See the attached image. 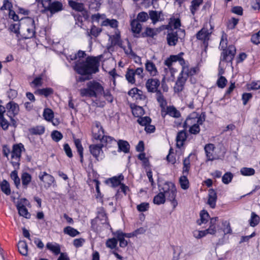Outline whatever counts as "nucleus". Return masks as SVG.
I'll list each match as a JSON object with an SVG mask.
<instances>
[{
  "label": "nucleus",
  "instance_id": "f257e3e1",
  "mask_svg": "<svg viewBox=\"0 0 260 260\" xmlns=\"http://www.w3.org/2000/svg\"><path fill=\"white\" fill-rule=\"evenodd\" d=\"M99 60L95 57L88 56L84 61H78L74 69L76 72L82 75H91L99 71Z\"/></svg>",
  "mask_w": 260,
  "mask_h": 260
},
{
  "label": "nucleus",
  "instance_id": "f03ea898",
  "mask_svg": "<svg viewBox=\"0 0 260 260\" xmlns=\"http://www.w3.org/2000/svg\"><path fill=\"white\" fill-rule=\"evenodd\" d=\"M104 91V87L98 82L92 80L87 83L86 87L80 90L81 96L96 98Z\"/></svg>",
  "mask_w": 260,
  "mask_h": 260
},
{
  "label": "nucleus",
  "instance_id": "7ed1b4c3",
  "mask_svg": "<svg viewBox=\"0 0 260 260\" xmlns=\"http://www.w3.org/2000/svg\"><path fill=\"white\" fill-rule=\"evenodd\" d=\"M159 191H161L167 199L171 202L174 208L178 204L176 200L177 189L174 183L172 182H166L161 185H159Z\"/></svg>",
  "mask_w": 260,
  "mask_h": 260
},
{
  "label": "nucleus",
  "instance_id": "20e7f679",
  "mask_svg": "<svg viewBox=\"0 0 260 260\" xmlns=\"http://www.w3.org/2000/svg\"><path fill=\"white\" fill-rule=\"evenodd\" d=\"M145 232V230L143 228H140L134 232L128 234H124L122 233L117 232L116 234H115L114 237L109 239L106 244H108L109 241L111 242L110 244H117L118 242H119V244H128V243H131V242L129 241V240L125 239V238L129 239L133 236H137L139 234L144 233Z\"/></svg>",
  "mask_w": 260,
  "mask_h": 260
},
{
  "label": "nucleus",
  "instance_id": "39448f33",
  "mask_svg": "<svg viewBox=\"0 0 260 260\" xmlns=\"http://www.w3.org/2000/svg\"><path fill=\"white\" fill-rule=\"evenodd\" d=\"M21 31L25 39L32 38L35 34L34 20L30 17H26L21 20Z\"/></svg>",
  "mask_w": 260,
  "mask_h": 260
},
{
  "label": "nucleus",
  "instance_id": "423d86ee",
  "mask_svg": "<svg viewBox=\"0 0 260 260\" xmlns=\"http://www.w3.org/2000/svg\"><path fill=\"white\" fill-rule=\"evenodd\" d=\"M93 137L94 139L100 140L101 143H112L116 141L110 136H105L103 128L100 126V123H96L95 127L93 129Z\"/></svg>",
  "mask_w": 260,
  "mask_h": 260
},
{
  "label": "nucleus",
  "instance_id": "0eeeda50",
  "mask_svg": "<svg viewBox=\"0 0 260 260\" xmlns=\"http://www.w3.org/2000/svg\"><path fill=\"white\" fill-rule=\"evenodd\" d=\"M91 223L92 227L94 229H97L96 224H98V226L103 224L106 228H108L107 217L103 208L99 209L96 217L91 220Z\"/></svg>",
  "mask_w": 260,
  "mask_h": 260
},
{
  "label": "nucleus",
  "instance_id": "6e6552de",
  "mask_svg": "<svg viewBox=\"0 0 260 260\" xmlns=\"http://www.w3.org/2000/svg\"><path fill=\"white\" fill-rule=\"evenodd\" d=\"M107 144L101 143L100 144H91L89 146V149L90 153L98 161L101 160L104 158V153L102 148Z\"/></svg>",
  "mask_w": 260,
  "mask_h": 260
},
{
  "label": "nucleus",
  "instance_id": "1a4fd4ad",
  "mask_svg": "<svg viewBox=\"0 0 260 260\" xmlns=\"http://www.w3.org/2000/svg\"><path fill=\"white\" fill-rule=\"evenodd\" d=\"M181 54L176 55H171L165 61V64L167 66V68H165V70L166 73L171 72L172 76L173 74L176 72V70L172 67L174 63L178 61L180 63V60L182 59Z\"/></svg>",
  "mask_w": 260,
  "mask_h": 260
},
{
  "label": "nucleus",
  "instance_id": "9d476101",
  "mask_svg": "<svg viewBox=\"0 0 260 260\" xmlns=\"http://www.w3.org/2000/svg\"><path fill=\"white\" fill-rule=\"evenodd\" d=\"M180 64L182 67V71L180 73V75L186 76V78H188L189 76H193L197 73L196 68H190L189 64L187 62L182 58L180 60Z\"/></svg>",
  "mask_w": 260,
  "mask_h": 260
},
{
  "label": "nucleus",
  "instance_id": "9b49d317",
  "mask_svg": "<svg viewBox=\"0 0 260 260\" xmlns=\"http://www.w3.org/2000/svg\"><path fill=\"white\" fill-rule=\"evenodd\" d=\"M212 31H209L207 27L204 26L196 34L197 39L201 41L204 44L205 47L208 46V41L209 40Z\"/></svg>",
  "mask_w": 260,
  "mask_h": 260
},
{
  "label": "nucleus",
  "instance_id": "f8f14e48",
  "mask_svg": "<svg viewBox=\"0 0 260 260\" xmlns=\"http://www.w3.org/2000/svg\"><path fill=\"white\" fill-rule=\"evenodd\" d=\"M236 53V48L234 46H230L227 49L223 51L221 57V61H231Z\"/></svg>",
  "mask_w": 260,
  "mask_h": 260
},
{
  "label": "nucleus",
  "instance_id": "ddd939ff",
  "mask_svg": "<svg viewBox=\"0 0 260 260\" xmlns=\"http://www.w3.org/2000/svg\"><path fill=\"white\" fill-rule=\"evenodd\" d=\"M7 114L12 120V117L17 115L19 111V107L17 104L14 102H10L6 105Z\"/></svg>",
  "mask_w": 260,
  "mask_h": 260
},
{
  "label": "nucleus",
  "instance_id": "4468645a",
  "mask_svg": "<svg viewBox=\"0 0 260 260\" xmlns=\"http://www.w3.org/2000/svg\"><path fill=\"white\" fill-rule=\"evenodd\" d=\"M160 85L159 80L157 79H149L146 82L145 86L149 92H156L158 91V87Z\"/></svg>",
  "mask_w": 260,
  "mask_h": 260
},
{
  "label": "nucleus",
  "instance_id": "2eb2a0df",
  "mask_svg": "<svg viewBox=\"0 0 260 260\" xmlns=\"http://www.w3.org/2000/svg\"><path fill=\"white\" fill-rule=\"evenodd\" d=\"M39 177L44 183V186L46 188L49 187L55 182L54 177L45 172L40 173Z\"/></svg>",
  "mask_w": 260,
  "mask_h": 260
},
{
  "label": "nucleus",
  "instance_id": "dca6fc26",
  "mask_svg": "<svg viewBox=\"0 0 260 260\" xmlns=\"http://www.w3.org/2000/svg\"><path fill=\"white\" fill-rule=\"evenodd\" d=\"M202 124V119L198 116H192L191 115L188 117L185 121L183 127L185 128L192 126L197 123Z\"/></svg>",
  "mask_w": 260,
  "mask_h": 260
},
{
  "label": "nucleus",
  "instance_id": "f3484780",
  "mask_svg": "<svg viewBox=\"0 0 260 260\" xmlns=\"http://www.w3.org/2000/svg\"><path fill=\"white\" fill-rule=\"evenodd\" d=\"M214 149V145L212 144H208L205 145L204 149L208 160H213L216 158Z\"/></svg>",
  "mask_w": 260,
  "mask_h": 260
},
{
  "label": "nucleus",
  "instance_id": "a211bd4d",
  "mask_svg": "<svg viewBox=\"0 0 260 260\" xmlns=\"http://www.w3.org/2000/svg\"><path fill=\"white\" fill-rule=\"evenodd\" d=\"M187 79V78H186V76H183L180 75H179L174 86V90L175 92H179L183 90Z\"/></svg>",
  "mask_w": 260,
  "mask_h": 260
},
{
  "label": "nucleus",
  "instance_id": "6ab92c4d",
  "mask_svg": "<svg viewBox=\"0 0 260 260\" xmlns=\"http://www.w3.org/2000/svg\"><path fill=\"white\" fill-rule=\"evenodd\" d=\"M69 6L74 10L82 13L83 15L86 13L83 4L77 1L70 0L69 1Z\"/></svg>",
  "mask_w": 260,
  "mask_h": 260
},
{
  "label": "nucleus",
  "instance_id": "aec40b11",
  "mask_svg": "<svg viewBox=\"0 0 260 260\" xmlns=\"http://www.w3.org/2000/svg\"><path fill=\"white\" fill-rule=\"evenodd\" d=\"M23 148L21 144L14 145L11 152V157L16 160H19L21 156L22 148Z\"/></svg>",
  "mask_w": 260,
  "mask_h": 260
},
{
  "label": "nucleus",
  "instance_id": "412c9836",
  "mask_svg": "<svg viewBox=\"0 0 260 260\" xmlns=\"http://www.w3.org/2000/svg\"><path fill=\"white\" fill-rule=\"evenodd\" d=\"M216 200H217L216 192L213 189H209V192H208V201H207V204L212 208H214L216 206Z\"/></svg>",
  "mask_w": 260,
  "mask_h": 260
},
{
  "label": "nucleus",
  "instance_id": "4be33fe9",
  "mask_svg": "<svg viewBox=\"0 0 260 260\" xmlns=\"http://www.w3.org/2000/svg\"><path fill=\"white\" fill-rule=\"evenodd\" d=\"M63 9V6L61 2L59 1H55L49 5L47 7V9H48L51 13H55L60 11Z\"/></svg>",
  "mask_w": 260,
  "mask_h": 260
},
{
  "label": "nucleus",
  "instance_id": "5701e85b",
  "mask_svg": "<svg viewBox=\"0 0 260 260\" xmlns=\"http://www.w3.org/2000/svg\"><path fill=\"white\" fill-rule=\"evenodd\" d=\"M145 65L146 70L149 72L151 76H154L157 75L158 72L155 65L153 62L147 60Z\"/></svg>",
  "mask_w": 260,
  "mask_h": 260
},
{
  "label": "nucleus",
  "instance_id": "b1692460",
  "mask_svg": "<svg viewBox=\"0 0 260 260\" xmlns=\"http://www.w3.org/2000/svg\"><path fill=\"white\" fill-rule=\"evenodd\" d=\"M168 44L170 46H175L176 45L178 40V37L177 32H170L168 33L167 36Z\"/></svg>",
  "mask_w": 260,
  "mask_h": 260
},
{
  "label": "nucleus",
  "instance_id": "393cba45",
  "mask_svg": "<svg viewBox=\"0 0 260 260\" xmlns=\"http://www.w3.org/2000/svg\"><path fill=\"white\" fill-rule=\"evenodd\" d=\"M217 219V217H213L211 218L210 222V226L209 228L204 231L205 232V235H206L208 234L213 235L216 233V224Z\"/></svg>",
  "mask_w": 260,
  "mask_h": 260
},
{
  "label": "nucleus",
  "instance_id": "a878e982",
  "mask_svg": "<svg viewBox=\"0 0 260 260\" xmlns=\"http://www.w3.org/2000/svg\"><path fill=\"white\" fill-rule=\"evenodd\" d=\"M186 139V134L184 131L179 132L176 137V145L178 147L180 148L183 145V142Z\"/></svg>",
  "mask_w": 260,
  "mask_h": 260
},
{
  "label": "nucleus",
  "instance_id": "bb28decb",
  "mask_svg": "<svg viewBox=\"0 0 260 260\" xmlns=\"http://www.w3.org/2000/svg\"><path fill=\"white\" fill-rule=\"evenodd\" d=\"M16 207L20 216L27 219L30 218V214L28 212L25 206H23L21 204L20 205V204H17Z\"/></svg>",
  "mask_w": 260,
  "mask_h": 260
},
{
  "label": "nucleus",
  "instance_id": "cd10ccee",
  "mask_svg": "<svg viewBox=\"0 0 260 260\" xmlns=\"http://www.w3.org/2000/svg\"><path fill=\"white\" fill-rule=\"evenodd\" d=\"M28 131L31 135H41L44 133L45 127L42 125H37L30 128Z\"/></svg>",
  "mask_w": 260,
  "mask_h": 260
},
{
  "label": "nucleus",
  "instance_id": "c85d7f7f",
  "mask_svg": "<svg viewBox=\"0 0 260 260\" xmlns=\"http://www.w3.org/2000/svg\"><path fill=\"white\" fill-rule=\"evenodd\" d=\"M166 197L161 191L156 195L153 198V203L156 205H161L165 203Z\"/></svg>",
  "mask_w": 260,
  "mask_h": 260
},
{
  "label": "nucleus",
  "instance_id": "c756f323",
  "mask_svg": "<svg viewBox=\"0 0 260 260\" xmlns=\"http://www.w3.org/2000/svg\"><path fill=\"white\" fill-rule=\"evenodd\" d=\"M186 174H183L179 178V184L182 189L186 190L189 188V183Z\"/></svg>",
  "mask_w": 260,
  "mask_h": 260
},
{
  "label": "nucleus",
  "instance_id": "7c9ffc66",
  "mask_svg": "<svg viewBox=\"0 0 260 260\" xmlns=\"http://www.w3.org/2000/svg\"><path fill=\"white\" fill-rule=\"evenodd\" d=\"M132 31L136 34H139L141 31L142 25L138 20H133L131 22Z\"/></svg>",
  "mask_w": 260,
  "mask_h": 260
},
{
  "label": "nucleus",
  "instance_id": "2f4dec72",
  "mask_svg": "<svg viewBox=\"0 0 260 260\" xmlns=\"http://www.w3.org/2000/svg\"><path fill=\"white\" fill-rule=\"evenodd\" d=\"M135 76L134 69H128L127 70L125 78L129 83L131 84H134L135 83Z\"/></svg>",
  "mask_w": 260,
  "mask_h": 260
},
{
  "label": "nucleus",
  "instance_id": "473e14b6",
  "mask_svg": "<svg viewBox=\"0 0 260 260\" xmlns=\"http://www.w3.org/2000/svg\"><path fill=\"white\" fill-rule=\"evenodd\" d=\"M118 148L120 151L125 153L128 152L129 149V145L128 142L124 140H119L117 143Z\"/></svg>",
  "mask_w": 260,
  "mask_h": 260
},
{
  "label": "nucleus",
  "instance_id": "72a5a7b5",
  "mask_svg": "<svg viewBox=\"0 0 260 260\" xmlns=\"http://www.w3.org/2000/svg\"><path fill=\"white\" fill-rule=\"evenodd\" d=\"M21 180L22 185L26 188L31 181V175L28 173L24 172L21 175Z\"/></svg>",
  "mask_w": 260,
  "mask_h": 260
},
{
  "label": "nucleus",
  "instance_id": "f704fd0d",
  "mask_svg": "<svg viewBox=\"0 0 260 260\" xmlns=\"http://www.w3.org/2000/svg\"><path fill=\"white\" fill-rule=\"evenodd\" d=\"M240 173L243 176H250L254 175L255 170L254 169L251 168L243 167L240 169Z\"/></svg>",
  "mask_w": 260,
  "mask_h": 260
},
{
  "label": "nucleus",
  "instance_id": "c9c22d12",
  "mask_svg": "<svg viewBox=\"0 0 260 260\" xmlns=\"http://www.w3.org/2000/svg\"><path fill=\"white\" fill-rule=\"evenodd\" d=\"M123 176L120 175L118 177L115 176L113 178H111L109 181L112 184V187H116L120 185L121 183V181L123 180Z\"/></svg>",
  "mask_w": 260,
  "mask_h": 260
},
{
  "label": "nucleus",
  "instance_id": "e433bc0d",
  "mask_svg": "<svg viewBox=\"0 0 260 260\" xmlns=\"http://www.w3.org/2000/svg\"><path fill=\"white\" fill-rule=\"evenodd\" d=\"M1 188L2 191L7 195H10L11 189L9 183L6 180H4L1 183Z\"/></svg>",
  "mask_w": 260,
  "mask_h": 260
},
{
  "label": "nucleus",
  "instance_id": "4c0bfd02",
  "mask_svg": "<svg viewBox=\"0 0 260 260\" xmlns=\"http://www.w3.org/2000/svg\"><path fill=\"white\" fill-rule=\"evenodd\" d=\"M209 218V215L208 212L205 210H203L200 213V219L197 221V223L199 225L206 223L208 221Z\"/></svg>",
  "mask_w": 260,
  "mask_h": 260
},
{
  "label": "nucleus",
  "instance_id": "58836bf2",
  "mask_svg": "<svg viewBox=\"0 0 260 260\" xmlns=\"http://www.w3.org/2000/svg\"><path fill=\"white\" fill-rule=\"evenodd\" d=\"M167 113L170 116L175 118H178L180 116L179 111L174 107H168L167 109Z\"/></svg>",
  "mask_w": 260,
  "mask_h": 260
},
{
  "label": "nucleus",
  "instance_id": "ea45409f",
  "mask_svg": "<svg viewBox=\"0 0 260 260\" xmlns=\"http://www.w3.org/2000/svg\"><path fill=\"white\" fill-rule=\"evenodd\" d=\"M156 98L161 107L164 108L166 106L167 102L160 90L156 91Z\"/></svg>",
  "mask_w": 260,
  "mask_h": 260
},
{
  "label": "nucleus",
  "instance_id": "a19ab883",
  "mask_svg": "<svg viewBox=\"0 0 260 260\" xmlns=\"http://www.w3.org/2000/svg\"><path fill=\"white\" fill-rule=\"evenodd\" d=\"M161 29L160 28H147L145 30V34L148 37H153L157 35Z\"/></svg>",
  "mask_w": 260,
  "mask_h": 260
},
{
  "label": "nucleus",
  "instance_id": "79ce46f5",
  "mask_svg": "<svg viewBox=\"0 0 260 260\" xmlns=\"http://www.w3.org/2000/svg\"><path fill=\"white\" fill-rule=\"evenodd\" d=\"M173 257L172 260H178L180 254L181 252V247L178 245H173Z\"/></svg>",
  "mask_w": 260,
  "mask_h": 260
},
{
  "label": "nucleus",
  "instance_id": "37998d69",
  "mask_svg": "<svg viewBox=\"0 0 260 260\" xmlns=\"http://www.w3.org/2000/svg\"><path fill=\"white\" fill-rule=\"evenodd\" d=\"M133 114L137 117H140L144 114V111L142 107L136 106L132 109Z\"/></svg>",
  "mask_w": 260,
  "mask_h": 260
},
{
  "label": "nucleus",
  "instance_id": "c03bdc74",
  "mask_svg": "<svg viewBox=\"0 0 260 260\" xmlns=\"http://www.w3.org/2000/svg\"><path fill=\"white\" fill-rule=\"evenodd\" d=\"M190 169V159L189 156L186 157L183 160V167L182 170V174L187 175Z\"/></svg>",
  "mask_w": 260,
  "mask_h": 260
},
{
  "label": "nucleus",
  "instance_id": "a18cd8bd",
  "mask_svg": "<svg viewBox=\"0 0 260 260\" xmlns=\"http://www.w3.org/2000/svg\"><path fill=\"white\" fill-rule=\"evenodd\" d=\"M160 12L156 11H150L149 15L150 19L152 20V22L154 24L158 21L160 18Z\"/></svg>",
  "mask_w": 260,
  "mask_h": 260
},
{
  "label": "nucleus",
  "instance_id": "49530a36",
  "mask_svg": "<svg viewBox=\"0 0 260 260\" xmlns=\"http://www.w3.org/2000/svg\"><path fill=\"white\" fill-rule=\"evenodd\" d=\"M259 217L256 215L254 212H252L251 215V218L250 219V225L251 226H255L259 222Z\"/></svg>",
  "mask_w": 260,
  "mask_h": 260
},
{
  "label": "nucleus",
  "instance_id": "de8ad7c7",
  "mask_svg": "<svg viewBox=\"0 0 260 260\" xmlns=\"http://www.w3.org/2000/svg\"><path fill=\"white\" fill-rule=\"evenodd\" d=\"M9 29L11 31L14 32L16 35H18L19 34L20 29H21V20L18 23L11 24Z\"/></svg>",
  "mask_w": 260,
  "mask_h": 260
},
{
  "label": "nucleus",
  "instance_id": "09e8293b",
  "mask_svg": "<svg viewBox=\"0 0 260 260\" xmlns=\"http://www.w3.org/2000/svg\"><path fill=\"white\" fill-rule=\"evenodd\" d=\"M63 231L65 234H67L72 237H75L79 233L77 230L71 226H67L65 228Z\"/></svg>",
  "mask_w": 260,
  "mask_h": 260
},
{
  "label": "nucleus",
  "instance_id": "8fccbe9b",
  "mask_svg": "<svg viewBox=\"0 0 260 260\" xmlns=\"http://www.w3.org/2000/svg\"><path fill=\"white\" fill-rule=\"evenodd\" d=\"M151 119L148 116L140 117L137 119V122L142 126H146L148 124H150Z\"/></svg>",
  "mask_w": 260,
  "mask_h": 260
},
{
  "label": "nucleus",
  "instance_id": "3c124183",
  "mask_svg": "<svg viewBox=\"0 0 260 260\" xmlns=\"http://www.w3.org/2000/svg\"><path fill=\"white\" fill-rule=\"evenodd\" d=\"M17 249L19 253L23 256H27L28 249L27 245H17Z\"/></svg>",
  "mask_w": 260,
  "mask_h": 260
},
{
  "label": "nucleus",
  "instance_id": "603ef678",
  "mask_svg": "<svg viewBox=\"0 0 260 260\" xmlns=\"http://www.w3.org/2000/svg\"><path fill=\"white\" fill-rule=\"evenodd\" d=\"M101 29L96 27L95 26H92L91 28L90 31H87V35L88 36L92 35L95 37H98L101 32Z\"/></svg>",
  "mask_w": 260,
  "mask_h": 260
},
{
  "label": "nucleus",
  "instance_id": "864d4df0",
  "mask_svg": "<svg viewBox=\"0 0 260 260\" xmlns=\"http://www.w3.org/2000/svg\"><path fill=\"white\" fill-rule=\"evenodd\" d=\"M36 93L47 96L53 93V90L51 88H43L38 90Z\"/></svg>",
  "mask_w": 260,
  "mask_h": 260
},
{
  "label": "nucleus",
  "instance_id": "5fc2aeb1",
  "mask_svg": "<svg viewBox=\"0 0 260 260\" xmlns=\"http://www.w3.org/2000/svg\"><path fill=\"white\" fill-rule=\"evenodd\" d=\"M103 25L110 26L113 28H115L118 25V22L115 19H106L103 22Z\"/></svg>",
  "mask_w": 260,
  "mask_h": 260
},
{
  "label": "nucleus",
  "instance_id": "6e6d98bb",
  "mask_svg": "<svg viewBox=\"0 0 260 260\" xmlns=\"http://www.w3.org/2000/svg\"><path fill=\"white\" fill-rule=\"evenodd\" d=\"M11 178L14 181L16 186L18 188L20 184V180L17 175V172L16 171H13L11 173Z\"/></svg>",
  "mask_w": 260,
  "mask_h": 260
},
{
  "label": "nucleus",
  "instance_id": "4d7b16f0",
  "mask_svg": "<svg viewBox=\"0 0 260 260\" xmlns=\"http://www.w3.org/2000/svg\"><path fill=\"white\" fill-rule=\"evenodd\" d=\"M47 249L52 251L55 255L60 253V248L59 245H46Z\"/></svg>",
  "mask_w": 260,
  "mask_h": 260
},
{
  "label": "nucleus",
  "instance_id": "13d9d810",
  "mask_svg": "<svg viewBox=\"0 0 260 260\" xmlns=\"http://www.w3.org/2000/svg\"><path fill=\"white\" fill-rule=\"evenodd\" d=\"M233 177V174L230 172L225 173L222 178V181L225 184H229L231 182Z\"/></svg>",
  "mask_w": 260,
  "mask_h": 260
},
{
  "label": "nucleus",
  "instance_id": "bf43d9fd",
  "mask_svg": "<svg viewBox=\"0 0 260 260\" xmlns=\"http://www.w3.org/2000/svg\"><path fill=\"white\" fill-rule=\"evenodd\" d=\"M51 138L55 142H58L62 138V135L57 131H54L51 133Z\"/></svg>",
  "mask_w": 260,
  "mask_h": 260
},
{
  "label": "nucleus",
  "instance_id": "052dcab7",
  "mask_svg": "<svg viewBox=\"0 0 260 260\" xmlns=\"http://www.w3.org/2000/svg\"><path fill=\"white\" fill-rule=\"evenodd\" d=\"M43 116L46 120L50 121L52 119L53 114L51 110L46 109L44 110Z\"/></svg>",
  "mask_w": 260,
  "mask_h": 260
},
{
  "label": "nucleus",
  "instance_id": "680f3d73",
  "mask_svg": "<svg viewBox=\"0 0 260 260\" xmlns=\"http://www.w3.org/2000/svg\"><path fill=\"white\" fill-rule=\"evenodd\" d=\"M102 93H103L104 97L108 102L112 103L113 102V96L111 94V92L109 90H104V91H103Z\"/></svg>",
  "mask_w": 260,
  "mask_h": 260
},
{
  "label": "nucleus",
  "instance_id": "e2e57ef3",
  "mask_svg": "<svg viewBox=\"0 0 260 260\" xmlns=\"http://www.w3.org/2000/svg\"><path fill=\"white\" fill-rule=\"evenodd\" d=\"M202 3V0H193L192 2L191 11L192 14H194L198 8Z\"/></svg>",
  "mask_w": 260,
  "mask_h": 260
},
{
  "label": "nucleus",
  "instance_id": "0e129e2a",
  "mask_svg": "<svg viewBox=\"0 0 260 260\" xmlns=\"http://www.w3.org/2000/svg\"><path fill=\"white\" fill-rule=\"evenodd\" d=\"M227 83V80L223 76H220L217 81V86L221 88H224Z\"/></svg>",
  "mask_w": 260,
  "mask_h": 260
},
{
  "label": "nucleus",
  "instance_id": "69168bd1",
  "mask_svg": "<svg viewBox=\"0 0 260 260\" xmlns=\"http://www.w3.org/2000/svg\"><path fill=\"white\" fill-rule=\"evenodd\" d=\"M74 143L79 155H82L81 154L83 152V148L82 146L80 140L79 139H75Z\"/></svg>",
  "mask_w": 260,
  "mask_h": 260
},
{
  "label": "nucleus",
  "instance_id": "338daca9",
  "mask_svg": "<svg viewBox=\"0 0 260 260\" xmlns=\"http://www.w3.org/2000/svg\"><path fill=\"white\" fill-rule=\"evenodd\" d=\"M149 207V204L144 202L138 205L137 207V209L140 212H145L148 210Z\"/></svg>",
  "mask_w": 260,
  "mask_h": 260
},
{
  "label": "nucleus",
  "instance_id": "774afa93",
  "mask_svg": "<svg viewBox=\"0 0 260 260\" xmlns=\"http://www.w3.org/2000/svg\"><path fill=\"white\" fill-rule=\"evenodd\" d=\"M251 40L255 44L260 43V30L257 33L252 36Z\"/></svg>",
  "mask_w": 260,
  "mask_h": 260
}]
</instances>
